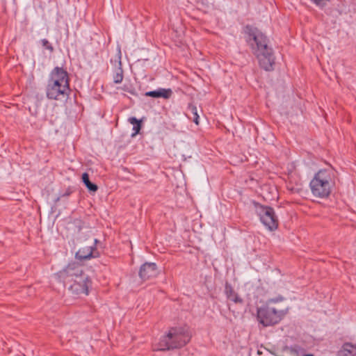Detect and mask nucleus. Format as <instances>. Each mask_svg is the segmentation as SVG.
Here are the masks:
<instances>
[{
  "label": "nucleus",
  "instance_id": "obj_20",
  "mask_svg": "<svg viewBox=\"0 0 356 356\" xmlns=\"http://www.w3.org/2000/svg\"><path fill=\"white\" fill-rule=\"evenodd\" d=\"M323 0H314V2L316 4V5H318L320 6L321 4V1Z\"/></svg>",
  "mask_w": 356,
  "mask_h": 356
},
{
  "label": "nucleus",
  "instance_id": "obj_8",
  "mask_svg": "<svg viewBox=\"0 0 356 356\" xmlns=\"http://www.w3.org/2000/svg\"><path fill=\"white\" fill-rule=\"evenodd\" d=\"M100 241L97 238H92L88 244L81 247L76 253V258L80 261L88 260L92 258H97L100 253L97 250Z\"/></svg>",
  "mask_w": 356,
  "mask_h": 356
},
{
  "label": "nucleus",
  "instance_id": "obj_2",
  "mask_svg": "<svg viewBox=\"0 0 356 356\" xmlns=\"http://www.w3.org/2000/svg\"><path fill=\"white\" fill-rule=\"evenodd\" d=\"M249 35L248 42L257 56L260 66L266 71L273 70L275 58L268 46L266 37L257 29L246 27Z\"/></svg>",
  "mask_w": 356,
  "mask_h": 356
},
{
  "label": "nucleus",
  "instance_id": "obj_11",
  "mask_svg": "<svg viewBox=\"0 0 356 356\" xmlns=\"http://www.w3.org/2000/svg\"><path fill=\"white\" fill-rule=\"evenodd\" d=\"M145 95L154 98L162 97L164 99H168L172 95V90L170 89L159 88L157 90L147 92Z\"/></svg>",
  "mask_w": 356,
  "mask_h": 356
},
{
  "label": "nucleus",
  "instance_id": "obj_9",
  "mask_svg": "<svg viewBox=\"0 0 356 356\" xmlns=\"http://www.w3.org/2000/svg\"><path fill=\"white\" fill-rule=\"evenodd\" d=\"M159 274L155 263H145L140 268L138 275L141 280L140 284L146 280L155 277Z\"/></svg>",
  "mask_w": 356,
  "mask_h": 356
},
{
  "label": "nucleus",
  "instance_id": "obj_6",
  "mask_svg": "<svg viewBox=\"0 0 356 356\" xmlns=\"http://www.w3.org/2000/svg\"><path fill=\"white\" fill-rule=\"evenodd\" d=\"M255 208L264 225L270 231L277 229L278 219L274 209L272 207L264 206L258 203L255 204Z\"/></svg>",
  "mask_w": 356,
  "mask_h": 356
},
{
  "label": "nucleus",
  "instance_id": "obj_17",
  "mask_svg": "<svg viewBox=\"0 0 356 356\" xmlns=\"http://www.w3.org/2000/svg\"><path fill=\"white\" fill-rule=\"evenodd\" d=\"M116 70H117V72H116V74L114 76L113 79H114L115 83H121V81H122V79H123L122 70L121 67H119V69H116Z\"/></svg>",
  "mask_w": 356,
  "mask_h": 356
},
{
  "label": "nucleus",
  "instance_id": "obj_10",
  "mask_svg": "<svg viewBox=\"0 0 356 356\" xmlns=\"http://www.w3.org/2000/svg\"><path fill=\"white\" fill-rule=\"evenodd\" d=\"M171 339L169 337V333L168 332L166 335L163 336L160 339L157 344L154 345V350L161 351L170 350L171 348H173L172 346H171Z\"/></svg>",
  "mask_w": 356,
  "mask_h": 356
},
{
  "label": "nucleus",
  "instance_id": "obj_18",
  "mask_svg": "<svg viewBox=\"0 0 356 356\" xmlns=\"http://www.w3.org/2000/svg\"><path fill=\"white\" fill-rule=\"evenodd\" d=\"M40 42L42 46L46 49L49 50L51 53L54 51L53 46L47 39L41 40Z\"/></svg>",
  "mask_w": 356,
  "mask_h": 356
},
{
  "label": "nucleus",
  "instance_id": "obj_3",
  "mask_svg": "<svg viewBox=\"0 0 356 356\" xmlns=\"http://www.w3.org/2000/svg\"><path fill=\"white\" fill-rule=\"evenodd\" d=\"M287 312L283 298L270 299L258 308L257 320L265 327L272 326L280 322Z\"/></svg>",
  "mask_w": 356,
  "mask_h": 356
},
{
  "label": "nucleus",
  "instance_id": "obj_7",
  "mask_svg": "<svg viewBox=\"0 0 356 356\" xmlns=\"http://www.w3.org/2000/svg\"><path fill=\"white\" fill-rule=\"evenodd\" d=\"M169 337L171 339L172 348H181L187 344L191 338L188 328L186 327H173L169 331Z\"/></svg>",
  "mask_w": 356,
  "mask_h": 356
},
{
  "label": "nucleus",
  "instance_id": "obj_13",
  "mask_svg": "<svg viewBox=\"0 0 356 356\" xmlns=\"http://www.w3.org/2000/svg\"><path fill=\"white\" fill-rule=\"evenodd\" d=\"M225 293L227 298L231 301L235 303H241L243 302L242 298H240L238 295L234 291L230 284H226Z\"/></svg>",
  "mask_w": 356,
  "mask_h": 356
},
{
  "label": "nucleus",
  "instance_id": "obj_14",
  "mask_svg": "<svg viewBox=\"0 0 356 356\" xmlns=\"http://www.w3.org/2000/svg\"><path fill=\"white\" fill-rule=\"evenodd\" d=\"M82 181L90 191L95 193L97 191V186L90 182L88 173L84 172L82 175Z\"/></svg>",
  "mask_w": 356,
  "mask_h": 356
},
{
  "label": "nucleus",
  "instance_id": "obj_21",
  "mask_svg": "<svg viewBox=\"0 0 356 356\" xmlns=\"http://www.w3.org/2000/svg\"><path fill=\"white\" fill-rule=\"evenodd\" d=\"M128 121L130 124H134V117L129 118Z\"/></svg>",
  "mask_w": 356,
  "mask_h": 356
},
{
  "label": "nucleus",
  "instance_id": "obj_22",
  "mask_svg": "<svg viewBox=\"0 0 356 356\" xmlns=\"http://www.w3.org/2000/svg\"><path fill=\"white\" fill-rule=\"evenodd\" d=\"M303 356H314L312 354H307V355H305Z\"/></svg>",
  "mask_w": 356,
  "mask_h": 356
},
{
  "label": "nucleus",
  "instance_id": "obj_15",
  "mask_svg": "<svg viewBox=\"0 0 356 356\" xmlns=\"http://www.w3.org/2000/svg\"><path fill=\"white\" fill-rule=\"evenodd\" d=\"M111 63L116 69L121 67V52L120 49H118V51L115 54L114 57L111 58Z\"/></svg>",
  "mask_w": 356,
  "mask_h": 356
},
{
  "label": "nucleus",
  "instance_id": "obj_12",
  "mask_svg": "<svg viewBox=\"0 0 356 356\" xmlns=\"http://www.w3.org/2000/svg\"><path fill=\"white\" fill-rule=\"evenodd\" d=\"M338 356H356V346L345 343L339 351Z\"/></svg>",
  "mask_w": 356,
  "mask_h": 356
},
{
  "label": "nucleus",
  "instance_id": "obj_4",
  "mask_svg": "<svg viewBox=\"0 0 356 356\" xmlns=\"http://www.w3.org/2000/svg\"><path fill=\"white\" fill-rule=\"evenodd\" d=\"M70 92L67 72L62 67H56L51 72L47 86V97L51 99L63 100Z\"/></svg>",
  "mask_w": 356,
  "mask_h": 356
},
{
  "label": "nucleus",
  "instance_id": "obj_1",
  "mask_svg": "<svg viewBox=\"0 0 356 356\" xmlns=\"http://www.w3.org/2000/svg\"><path fill=\"white\" fill-rule=\"evenodd\" d=\"M59 273L60 277L72 293L88 294L92 282L88 275L83 273L81 266L75 263L70 264Z\"/></svg>",
  "mask_w": 356,
  "mask_h": 356
},
{
  "label": "nucleus",
  "instance_id": "obj_5",
  "mask_svg": "<svg viewBox=\"0 0 356 356\" xmlns=\"http://www.w3.org/2000/svg\"><path fill=\"white\" fill-rule=\"evenodd\" d=\"M334 185L332 172L327 170L318 171L309 184L312 195L319 198L329 197Z\"/></svg>",
  "mask_w": 356,
  "mask_h": 356
},
{
  "label": "nucleus",
  "instance_id": "obj_19",
  "mask_svg": "<svg viewBox=\"0 0 356 356\" xmlns=\"http://www.w3.org/2000/svg\"><path fill=\"white\" fill-rule=\"evenodd\" d=\"M142 126V120H137L135 118V136L140 133Z\"/></svg>",
  "mask_w": 356,
  "mask_h": 356
},
{
  "label": "nucleus",
  "instance_id": "obj_16",
  "mask_svg": "<svg viewBox=\"0 0 356 356\" xmlns=\"http://www.w3.org/2000/svg\"><path fill=\"white\" fill-rule=\"evenodd\" d=\"M189 109L192 112L193 115V122L198 125L199 124V115L197 113V107L194 105H190Z\"/></svg>",
  "mask_w": 356,
  "mask_h": 356
}]
</instances>
